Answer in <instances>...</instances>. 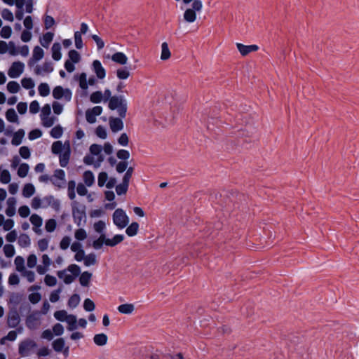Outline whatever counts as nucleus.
I'll return each instance as SVG.
<instances>
[{"label":"nucleus","instance_id":"obj_13","mask_svg":"<svg viewBox=\"0 0 359 359\" xmlns=\"http://www.w3.org/2000/svg\"><path fill=\"white\" fill-rule=\"evenodd\" d=\"M44 56V51L39 46H36L32 51V57L29 59V60L27 62L28 67L29 68H32L36 65V63L41 60Z\"/></svg>","mask_w":359,"mask_h":359},{"label":"nucleus","instance_id":"obj_19","mask_svg":"<svg viewBox=\"0 0 359 359\" xmlns=\"http://www.w3.org/2000/svg\"><path fill=\"white\" fill-rule=\"evenodd\" d=\"M32 68L34 72L37 75L49 74L53 71V67L50 62H45L42 65H35Z\"/></svg>","mask_w":359,"mask_h":359},{"label":"nucleus","instance_id":"obj_18","mask_svg":"<svg viewBox=\"0 0 359 359\" xmlns=\"http://www.w3.org/2000/svg\"><path fill=\"white\" fill-rule=\"evenodd\" d=\"M42 264L36 266V271L40 275L45 274L48 270L52 264V261L48 255L44 254L41 257Z\"/></svg>","mask_w":359,"mask_h":359},{"label":"nucleus","instance_id":"obj_48","mask_svg":"<svg viewBox=\"0 0 359 359\" xmlns=\"http://www.w3.org/2000/svg\"><path fill=\"white\" fill-rule=\"evenodd\" d=\"M57 226V222L55 219H49L46 222L45 229L47 232H53Z\"/></svg>","mask_w":359,"mask_h":359},{"label":"nucleus","instance_id":"obj_16","mask_svg":"<svg viewBox=\"0 0 359 359\" xmlns=\"http://www.w3.org/2000/svg\"><path fill=\"white\" fill-rule=\"evenodd\" d=\"M34 27L33 18L28 15L24 18V27L27 30H24V42L29 41L32 38V34L30 30Z\"/></svg>","mask_w":359,"mask_h":359},{"label":"nucleus","instance_id":"obj_39","mask_svg":"<svg viewBox=\"0 0 359 359\" xmlns=\"http://www.w3.org/2000/svg\"><path fill=\"white\" fill-rule=\"evenodd\" d=\"M107 336L105 334H97L93 337L94 343L97 346H104L107 342Z\"/></svg>","mask_w":359,"mask_h":359},{"label":"nucleus","instance_id":"obj_29","mask_svg":"<svg viewBox=\"0 0 359 359\" xmlns=\"http://www.w3.org/2000/svg\"><path fill=\"white\" fill-rule=\"evenodd\" d=\"M20 321V317L15 310L11 309L8 313V324L10 327H15Z\"/></svg>","mask_w":359,"mask_h":359},{"label":"nucleus","instance_id":"obj_28","mask_svg":"<svg viewBox=\"0 0 359 359\" xmlns=\"http://www.w3.org/2000/svg\"><path fill=\"white\" fill-rule=\"evenodd\" d=\"M124 240V236L122 234H116L111 238L106 237V246L114 247L121 243Z\"/></svg>","mask_w":359,"mask_h":359},{"label":"nucleus","instance_id":"obj_60","mask_svg":"<svg viewBox=\"0 0 359 359\" xmlns=\"http://www.w3.org/2000/svg\"><path fill=\"white\" fill-rule=\"evenodd\" d=\"M107 180H108L107 173L105 172H100L98 175V179H97L98 186L100 187H103L104 184H106Z\"/></svg>","mask_w":359,"mask_h":359},{"label":"nucleus","instance_id":"obj_11","mask_svg":"<svg viewBox=\"0 0 359 359\" xmlns=\"http://www.w3.org/2000/svg\"><path fill=\"white\" fill-rule=\"evenodd\" d=\"M72 91L68 88H63L62 86H56L53 90V96L55 99L64 98L66 101L72 99Z\"/></svg>","mask_w":359,"mask_h":359},{"label":"nucleus","instance_id":"obj_14","mask_svg":"<svg viewBox=\"0 0 359 359\" xmlns=\"http://www.w3.org/2000/svg\"><path fill=\"white\" fill-rule=\"evenodd\" d=\"M41 316L39 312L29 315L26 319V325L31 330L37 329L41 325Z\"/></svg>","mask_w":359,"mask_h":359},{"label":"nucleus","instance_id":"obj_32","mask_svg":"<svg viewBox=\"0 0 359 359\" xmlns=\"http://www.w3.org/2000/svg\"><path fill=\"white\" fill-rule=\"evenodd\" d=\"M52 57L54 60L58 61L62 57L61 45L60 43H54L51 48Z\"/></svg>","mask_w":359,"mask_h":359},{"label":"nucleus","instance_id":"obj_27","mask_svg":"<svg viewBox=\"0 0 359 359\" xmlns=\"http://www.w3.org/2000/svg\"><path fill=\"white\" fill-rule=\"evenodd\" d=\"M53 37L54 34L53 32H46L39 38V43L43 47L47 48H48L50 43L52 42Z\"/></svg>","mask_w":359,"mask_h":359},{"label":"nucleus","instance_id":"obj_47","mask_svg":"<svg viewBox=\"0 0 359 359\" xmlns=\"http://www.w3.org/2000/svg\"><path fill=\"white\" fill-rule=\"evenodd\" d=\"M35 193V187L32 184L24 185V197L29 198Z\"/></svg>","mask_w":359,"mask_h":359},{"label":"nucleus","instance_id":"obj_10","mask_svg":"<svg viewBox=\"0 0 359 359\" xmlns=\"http://www.w3.org/2000/svg\"><path fill=\"white\" fill-rule=\"evenodd\" d=\"M50 182L57 188H62L66 184L65 172L62 169H57L54 174L50 177Z\"/></svg>","mask_w":359,"mask_h":359},{"label":"nucleus","instance_id":"obj_49","mask_svg":"<svg viewBox=\"0 0 359 359\" xmlns=\"http://www.w3.org/2000/svg\"><path fill=\"white\" fill-rule=\"evenodd\" d=\"M43 23L45 29H49L55 24L54 18L48 15H45L43 17Z\"/></svg>","mask_w":359,"mask_h":359},{"label":"nucleus","instance_id":"obj_41","mask_svg":"<svg viewBox=\"0 0 359 359\" xmlns=\"http://www.w3.org/2000/svg\"><path fill=\"white\" fill-rule=\"evenodd\" d=\"M138 229V223L133 222L126 228V233L128 236H134L137 233Z\"/></svg>","mask_w":359,"mask_h":359},{"label":"nucleus","instance_id":"obj_26","mask_svg":"<svg viewBox=\"0 0 359 359\" xmlns=\"http://www.w3.org/2000/svg\"><path fill=\"white\" fill-rule=\"evenodd\" d=\"M22 71V64L20 62H15L10 67L8 74L11 78L19 76Z\"/></svg>","mask_w":359,"mask_h":359},{"label":"nucleus","instance_id":"obj_42","mask_svg":"<svg viewBox=\"0 0 359 359\" xmlns=\"http://www.w3.org/2000/svg\"><path fill=\"white\" fill-rule=\"evenodd\" d=\"M75 188H76L75 181H74V180L69 181L68 185H67L68 196L72 201L74 200V198H76Z\"/></svg>","mask_w":359,"mask_h":359},{"label":"nucleus","instance_id":"obj_62","mask_svg":"<svg viewBox=\"0 0 359 359\" xmlns=\"http://www.w3.org/2000/svg\"><path fill=\"white\" fill-rule=\"evenodd\" d=\"M96 135L101 139H106L107 137V130L104 127L99 126L95 130Z\"/></svg>","mask_w":359,"mask_h":359},{"label":"nucleus","instance_id":"obj_24","mask_svg":"<svg viewBox=\"0 0 359 359\" xmlns=\"http://www.w3.org/2000/svg\"><path fill=\"white\" fill-rule=\"evenodd\" d=\"M59 155L60 165L61 167H66L69 163L70 158V145L69 142H67V147H65L64 151Z\"/></svg>","mask_w":359,"mask_h":359},{"label":"nucleus","instance_id":"obj_31","mask_svg":"<svg viewBox=\"0 0 359 359\" xmlns=\"http://www.w3.org/2000/svg\"><path fill=\"white\" fill-rule=\"evenodd\" d=\"M116 77L119 80H126L130 76V72L126 67L118 68L116 71Z\"/></svg>","mask_w":359,"mask_h":359},{"label":"nucleus","instance_id":"obj_50","mask_svg":"<svg viewBox=\"0 0 359 359\" xmlns=\"http://www.w3.org/2000/svg\"><path fill=\"white\" fill-rule=\"evenodd\" d=\"M69 315V314H68L65 310H60V311H57L54 313L55 318L57 320L61 321V322H65V320L67 318Z\"/></svg>","mask_w":359,"mask_h":359},{"label":"nucleus","instance_id":"obj_34","mask_svg":"<svg viewBox=\"0 0 359 359\" xmlns=\"http://www.w3.org/2000/svg\"><path fill=\"white\" fill-rule=\"evenodd\" d=\"M117 310L122 314H131L135 310V306L133 304H123L118 306Z\"/></svg>","mask_w":359,"mask_h":359},{"label":"nucleus","instance_id":"obj_4","mask_svg":"<svg viewBox=\"0 0 359 359\" xmlns=\"http://www.w3.org/2000/svg\"><path fill=\"white\" fill-rule=\"evenodd\" d=\"M203 7L202 1H196L191 4V8L185 10L183 18L185 22L193 23L196 20L197 13H200Z\"/></svg>","mask_w":359,"mask_h":359},{"label":"nucleus","instance_id":"obj_44","mask_svg":"<svg viewBox=\"0 0 359 359\" xmlns=\"http://www.w3.org/2000/svg\"><path fill=\"white\" fill-rule=\"evenodd\" d=\"M97 262L96 255L94 253H90L86 255L83 263L86 266H90Z\"/></svg>","mask_w":359,"mask_h":359},{"label":"nucleus","instance_id":"obj_53","mask_svg":"<svg viewBox=\"0 0 359 359\" xmlns=\"http://www.w3.org/2000/svg\"><path fill=\"white\" fill-rule=\"evenodd\" d=\"M71 241L72 239L69 236H64L60 242V249L62 250H67L69 246H71Z\"/></svg>","mask_w":359,"mask_h":359},{"label":"nucleus","instance_id":"obj_8","mask_svg":"<svg viewBox=\"0 0 359 359\" xmlns=\"http://www.w3.org/2000/svg\"><path fill=\"white\" fill-rule=\"evenodd\" d=\"M111 95V92L109 88L105 89L103 92L101 90H97L90 94V100L95 104L107 102Z\"/></svg>","mask_w":359,"mask_h":359},{"label":"nucleus","instance_id":"obj_36","mask_svg":"<svg viewBox=\"0 0 359 359\" xmlns=\"http://www.w3.org/2000/svg\"><path fill=\"white\" fill-rule=\"evenodd\" d=\"M104 245H106V235H100L92 243L93 248L96 250H100Z\"/></svg>","mask_w":359,"mask_h":359},{"label":"nucleus","instance_id":"obj_38","mask_svg":"<svg viewBox=\"0 0 359 359\" xmlns=\"http://www.w3.org/2000/svg\"><path fill=\"white\" fill-rule=\"evenodd\" d=\"M91 277L92 273L88 271L81 273L79 277L80 284L83 287L88 286Z\"/></svg>","mask_w":359,"mask_h":359},{"label":"nucleus","instance_id":"obj_51","mask_svg":"<svg viewBox=\"0 0 359 359\" xmlns=\"http://www.w3.org/2000/svg\"><path fill=\"white\" fill-rule=\"evenodd\" d=\"M11 180V175L7 170H3L0 168V182L3 184H7Z\"/></svg>","mask_w":359,"mask_h":359},{"label":"nucleus","instance_id":"obj_5","mask_svg":"<svg viewBox=\"0 0 359 359\" xmlns=\"http://www.w3.org/2000/svg\"><path fill=\"white\" fill-rule=\"evenodd\" d=\"M113 223L118 229H123L129 224V217L121 208L116 209L112 215Z\"/></svg>","mask_w":359,"mask_h":359},{"label":"nucleus","instance_id":"obj_61","mask_svg":"<svg viewBox=\"0 0 359 359\" xmlns=\"http://www.w3.org/2000/svg\"><path fill=\"white\" fill-rule=\"evenodd\" d=\"M61 292H62L61 288H58L55 290H53L50 293V297H49V299H50V302H52V303L57 302L60 299V294L61 293Z\"/></svg>","mask_w":359,"mask_h":359},{"label":"nucleus","instance_id":"obj_21","mask_svg":"<svg viewBox=\"0 0 359 359\" xmlns=\"http://www.w3.org/2000/svg\"><path fill=\"white\" fill-rule=\"evenodd\" d=\"M41 289V287L39 285H32V287H30V288L29 289V292H32L29 294V300L31 303L32 304H36L38 302H40V300L41 299V295L39 292H38L37 291Z\"/></svg>","mask_w":359,"mask_h":359},{"label":"nucleus","instance_id":"obj_58","mask_svg":"<svg viewBox=\"0 0 359 359\" xmlns=\"http://www.w3.org/2000/svg\"><path fill=\"white\" fill-rule=\"evenodd\" d=\"M128 183H126L122 181V183L117 185L116 187V191L118 195H122L126 193L128 188Z\"/></svg>","mask_w":359,"mask_h":359},{"label":"nucleus","instance_id":"obj_20","mask_svg":"<svg viewBox=\"0 0 359 359\" xmlns=\"http://www.w3.org/2000/svg\"><path fill=\"white\" fill-rule=\"evenodd\" d=\"M41 121L44 127L50 128L57 121L55 114H41Z\"/></svg>","mask_w":359,"mask_h":359},{"label":"nucleus","instance_id":"obj_43","mask_svg":"<svg viewBox=\"0 0 359 359\" xmlns=\"http://www.w3.org/2000/svg\"><path fill=\"white\" fill-rule=\"evenodd\" d=\"M62 134L63 128L60 125L53 127L50 132V136L55 139H59L62 137Z\"/></svg>","mask_w":359,"mask_h":359},{"label":"nucleus","instance_id":"obj_56","mask_svg":"<svg viewBox=\"0 0 359 359\" xmlns=\"http://www.w3.org/2000/svg\"><path fill=\"white\" fill-rule=\"evenodd\" d=\"M34 0H24V11L32 13L34 11Z\"/></svg>","mask_w":359,"mask_h":359},{"label":"nucleus","instance_id":"obj_46","mask_svg":"<svg viewBox=\"0 0 359 359\" xmlns=\"http://www.w3.org/2000/svg\"><path fill=\"white\" fill-rule=\"evenodd\" d=\"M80 300L81 299L79 294H74L72 295L68 301V306L72 309L76 308L79 305Z\"/></svg>","mask_w":359,"mask_h":359},{"label":"nucleus","instance_id":"obj_12","mask_svg":"<svg viewBox=\"0 0 359 359\" xmlns=\"http://www.w3.org/2000/svg\"><path fill=\"white\" fill-rule=\"evenodd\" d=\"M92 71L95 74L96 78L100 80H103L106 77L107 72L105 68L102 65L101 62L95 60L91 65Z\"/></svg>","mask_w":359,"mask_h":359},{"label":"nucleus","instance_id":"obj_6","mask_svg":"<svg viewBox=\"0 0 359 359\" xmlns=\"http://www.w3.org/2000/svg\"><path fill=\"white\" fill-rule=\"evenodd\" d=\"M74 79L78 81L79 87L83 90H88L89 86H93L97 84V79L95 76L88 77L86 72H81L74 75Z\"/></svg>","mask_w":359,"mask_h":359},{"label":"nucleus","instance_id":"obj_17","mask_svg":"<svg viewBox=\"0 0 359 359\" xmlns=\"http://www.w3.org/2000/svg\"><path fill=\"white\" fill-rule=\"evenodd\" d=\"M121 117H111L109 118V126L112 132L116 133L123 128V118H125L126 114H120Z\"/></svg>","mask_w":359,"mask_h":359},{"label":"nucleus","instance_id":"obj_3","mask_svg":"<svg viewBox=\"0 0 359 359\" xmlns=\"http://www.w3.org/2000/svg\"><path fill=\"white\" fill-rule=\"evenodd\" d=\"M72 216L74 223L78 226H83L86 222V208L83 205L74 201L72 203Z\"/></svg>","mask_w":359,"mask_h":359},{"label":"nucleus","instance_id":"obj_30","mask_svg":"<svg viewBox=\"0 0 359 359\" xmlns=\"http://www.w3.org/2000/svg\"><path fill=\"white\" fill-rule=\"evenodd\" d=\"M15 203L16 200L14 197H11L7 200V208L6 209V214L11 217L15 213Z\"/></svg>","mask_w":359,"mask_h":359},{"label":"nucleus","instance_id":"obj_35","mask_svg":"<svg viewBox=\"0 0 359 359\" xmlns=\"http://www.w3.org/2000/svg\"><path fill=\"white\" fill-rule=\"evenodd\" d=\"M94 231L100 235H106V223L104 221L99 220L93 224Z\"/></svg>","mask_w":359,"mask_h":359},{"label":"nucleus","instance_id":"obj_57","mask_svg":"<svg viewBox=\"0 0 359 359\" xmlns=\"http://www.w3.org/2000/svg\"><path fill=\"white\" fill-rule=\"evenodd\" d=\"M69 60L74 62L78 63L81 60V55L80 54L75 50H71L69 52Z\"/></svg>","mask_w":359,"mask_h":359},{"label":"nucleus","instance_id":"obj_7","mask_svg":"<svg viewBox=\"0 0 359 359\" xmlns=\"http://www.w3.org/2000/svg\"><path fill=\"white\" fill-rule=\"evenodd\" d=\"M109 108L111 110H117L119 112H126L127 102L123 96H111L108 100Z\"/></svg>","mask_w":359,"mask_h":359},{"label":"nucleus","instance_id":"obj_33","mask_svg":"<svg viewBox=\"0 0 359 359\" xmlns=\"http://www.w3.org/2000/svg\"><path fill=\"white\" fill-rule=\"evenodd\" d=\"M67 142H65L64 144L61 141H56L52 144V152L54 154H60L62 153L65 147H67Z\"/></svg>","mask_w":359,"mask_h":359},{"label":"nucleus","instance_id":"obj_52","mask_svg":"<svg viewBox=\"0 0 359 359\" xmlns=\"http://www.w3.org/2000/svg\"><path fill=\"white\" fill-rule=\"evenodd\" d=\"M22 300V297L20 294L13 293L10 297L9 303L13 305V307H15L18 305Z\"/></svg>","mask_w":359,"mask_h":359},{"label":"nucleus","instance_id":"obj_23","mask_svg":"<svg viewBox=\"0 0 359 359\" xmlns=\"http://www.w3.org/2000/svg\"><path fill=\"white\" fill-rule=\"evenodd\" d=\"M236 47L243 56H246L250 53L257 51L259 49L257 45L246 46L240 43H236Z\"/></svg>","mask_w":359,"mask_h":359},{"label":"nucleus","instance_id":"obj_37","mask_svg":"<svg viewBox=\"0 0 359 359\" xmlns=\"http://www.w3.org/2000/svg\"><path fill=\"white\" fill-rule=\"evenodd\" d=\"M171 57V52L169 49L167 42H163L161 44V60H167Z\"/></svg>","mask_w":359,"mask_h":359},{"label":"nucleus","instance_id":"obj_64","mask_svg":"<svg viewBox=\"0 0 359 359\" xmlns=\"http://www.w3.org/2000/svg\"><path fill=\"white\" fill-rule=\"evenodd\" d=\"M7 89L11 93H17L20 90L19 84L15 81H10L7 84Z\"/></svg>","mask_w":359,"mask_h":359},{"label":"nucleus","instance_id":"obj_22","mask_svg":"<svg viewBox=\"0 0 359 359\" xmlns=\"http://www.w3.org/2000/svg\"><path fill=\"white\" fill-rule=\"evenodd\" d=\"M29 220L33 225L34 231L38 234H41L42 232L41 229L43 223L42 218L39 215L34 214L30 217Z\"/></svg>","mask_w":359,"mask_h":359},{"label":"nucleus","instance_id":"obj_63","mask_svg":"<svg viewBox=\"0 0 359 359\" xmlns=\"http://www.w3.org/2000/svg\"><path fill=\"white\" fill-rule=\"evenodd\" d=\"M64 327L62 324L60 323H56L55 325H54V326L53 327V333L55 335V336H61L64 333Z\"/></svg>","mask_w":359,"mask_h":359},{"label":"nucleus","instance_id":"obj_55","mask_svg":"<svg viewBox=\"0 0 359 359\" xmlns=\"http://www.w3.org/2000/svg\"><path fill=\"white\" fill-rule=\"evenodd\" d=\"M39 93L41 96H47L50 93V88L49 86L46 83H42L39 85Z\"/></svg>","mask_w":359,"mask_h":359},{"label":"nucleus","instance_id":"obj_59","mask_svg":"<svg viewBox=\"0 0 359 359\" xmlns=\"http://www.w3.org/2000/svg\"><path fill=\"white\" fill-rule=\"evenodd\" d=\"M44 283L46 285L53 287L57 284V279L55 276L47 274L44 278Z\"/></svg>","mask_w":359,"mask_h":359},{"label":"nucleus","instance_id":"obj_54","mask_svg":"<svg viewBox=\"0 0 359 359\" xmlns=\"http://www.w3.org/2000/svg\"><path fill=\"white\" fill-rule=\"evenodd\" d=\"M22 140V130H19L17 133L13 135L11 143L13 145H19Z\"/></svg>","mask_w":359,"mask_h":359},{"label":"nucleus","instance_id":"obj_2","mask_svg":"<svg viewBox=\"0 0 359 359\" xmlns=\"http://www.w3.org/2000/svg\"><path fill=\"white\" fill-rule=\"evenodd\" d=\"M81 273L80 267L74 264H70L66 269L58 271V278L65 284H71Z\"/></svg>","mask_w":359,"mask_h":359},{"label":"nucleus","instance_id":"obj_40","mask_svg":"<svg viewBox=\"0 0 359 359\" xmlns=\"http://www.w3.org/2000/svg\"><path fill=\"white\" fill-rule=\"evenodd\" d=\"M83 178L86 185L88 187H91L95 182V176L90 170L86 171L83 173Z\"/></svg>","mask_w":359,"mask_h":359},{"label":"nucleus","instance_id":"obj_45","mask_svg":"<svg viewBox=\"0 0 359 359\" xmlns=\"http://www.w3.org/2000/svg\"><path fill=\"white\" fill-rule=\"evenodd\" d=\"M74 238L79 242L86 240L87 238L86 231L83 228L76 229L74 232Z\"/></svg>","mask_w":359,"mask_h":359},{"label":"nucleus","instance_id":"obj_25","mask_svg":"<svg viewBox=\"0 0 359 359\" xmlns=\"http://www.w3.org/2000/svg\"><path fill=\"white\" fill-rule=\"evenodd\" d=\"M107 57H110L113 62L120 65H125L128 61V57L122 52H116L111 57L108 55Z\"/></svg>","mask_w":359,"mask_h":359},{"label":"nucleus","instance_id":"obj_1","mask_svg":"<svg viewBox=\"0 0 359 359\" xmlns=\"http://www.w3.org/2000/svg\"><path fill=\"white\" fill-rule=\"evenodd\" d=\"M89 151L90 154L83 158L84 163L88 165H93L94 168H98L104 161L105 155H110L113 153V147L109 142H106L103 147L93 144L90 145Z\"/></svg>","mask_w":359,"mask_h":359},{"label":"nucleus","instance_id":"obj_15","mask_svg":"<svg viewBox=\"0 0 359 359\" xmlns=\"http://www.w3.org/2000/svg\"><path fill=\"white\" fill-rule=\"evenodd\" d=\"M52 346L55 352H62L65 356H68L69 348V346H65V341L63 338L55 339L52 343Z\"/></svg>","mask_w":359,"mask_h":359},{"label":"nucleus","instance_id":"obj_9","mask_svg":"<svg viewBox=\"0 0 359 359\" xmlns=\"http://www.w3.org/2000/svg\"><path fill=\"white\" fill-rule=\"evenodd\" d=\"M48 207L58 211L60 208V201L52 195L46 196L41 198V208L46 209Z\"/></svg>","mask_w":359,"mask_h":359}]
</instances>
